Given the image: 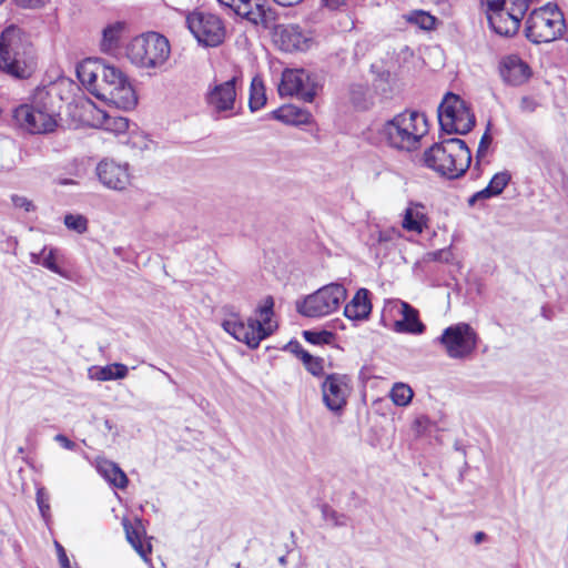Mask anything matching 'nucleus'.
Wrapping results in <instances>:
<instances>
[{
  "instance_id": "f257e3e1",
  "label": "nucleus",
  "mask_w": 568,
  "mask_h": 568,
  "mask_svg": "<svg viewBox=\"0 0 568 568\" xmlns=\"http://www.w3.org/2000/svg\"><path fill=\"white\" fill-rule=\"evenodd\" d=\"M77 73L97 99L124 111L132 110L138 104L133 87L119 68L89 59L78 67Z\"/></svg>"
},
{
  "instance_id": "f03ea898",
  "label": "nucleus",
  "mask_w": 568,
  "mask_h": 568,
  "mask_svg": "<svg viewBox=\"0 0 568 568\" xmlns=\"http://www.w3.org/2000/svg\"><path fill=\"white\" fill-rule=\"evenodd\" d=\"M424 163L448 179L465 174L471 163V153L466 142L459 138H449L433 144L424 152Z\"/></svg>"
},
{
  "instance_id": "7ed1b4c3",
  "label": "nucleus",
  "mask_w": 568,
  "mask_h": 568,
  "mask_svg": "<svg viewBox=\"0 0 568 568\" xmlns=\"http://www.w3.org/2000/svg\"><path fill=\"white\" fill-rule=\"evenodd\" d=\"M36 69L32 45L14 26L6 28L0 36V70L17 79H28Z\"/></svg>"
},
{
  "instance_id": "20e7f679",
  "label": "nucleus",
  "mask_w": 568,
  "mask_h": 568,
  "mask_svg": "<svg viewBox=\"0 0 568 568\" xmlns=\"http://www.w3.org/2000/svg\"><path fill=\"white\" fill-rule=\"evenodd\" d=\"M36 69L32 45L14 26L6 28L0 36V70L17 79H28Z\"/></svg>"
},
{
  "instance_id": "39448f33",
  "label": "nucleus",
  "mask_w": 568,
  "mask_h": 568,
  "mask_svg": "<svg viewBox=\"0 0 568 568\" xmlns=\"http://www.w3.org/2000/svg\"><path fill=\"white\" fill-rule=\"evenodd\" d=\"M427 119L417 111H404L386 121L378 134L393 149L412 152L427 133Z\"/></svg>"
},
{
  "instance_id": "423d86ee",
  "label": "nucleus",
  "mask_w": 568,
  "mask_h": 568,
  "mask_svg": "<svg viewBox=\"0 0 568 568\" xmlns=\"http://www.w3.org/2000/svg\"><path fill=\"white\" fill-rule=\"evenodd\" d=\"M565 18L558 6L534 9L525 22V37L534 44L549 43L562 38Z\"/></svg>"
},
{
  "instance_id": "0eeeda50",
  "label": "nucleus",
  "mask_w": 568,
  "mask_h": 568,
  "mask_svg": "<svg viewBox=\"0 0 568 568\" xmlns=\"http://www.w3.org/2000/svg\"><path fill=\"white\" fill-rule=\"evenodd\" d=\"M495 33L501 37L517 34L523 18L529 9V0H480Z\"/></svg>"
},
{
  "instance_id": "6e6552de",
  "label": "nucleus",
  "mask_w": 568,
  "mask_h": 568,
  "mask_svg": "<svg viewBox=\"0 0 568 568\" xmlns=\"http://www.w3.org/2000/svg\"><path fill=\"white\" fill-rule=\"evenodd\" d=\"M170 53L169 40L158 32L138 36L126 47L128 59L134 65L143 69L162 67L168 61Z\"/></svg>"
},
{
  "instance_id": "1a4fd4ad",
  "label": "nucleus",
  "mask_w": 568,
  "mask_h": 568,
  "mask_svg": "<svg viewBox=\"0 0 568 568\" xmlns=\"http://www.w3.org/2000/svg\"><path fill=\"white\" fill-rule=\"evenodd\" d=\"M438 121L442 131L448 134H467L476 123L468 104L457 94L446 93L438 106Z\"/></svg>"
},
{
  "instance_id": "9d476101",
  "label": "nucleus",
  "mask_w": 568,
  "mask_h": 568,
  "mask_svg": "<svg viewBox=\"0 0 568 568\" xmlns=\"http://www.w3.org/2000/svg\"><path fill=\"white\" fill-rule=\"evenodd\" d=\"M347 291L339 283H331L307 295L296 308L306 317H323L337 311L346 300Z\"/></svg>"
},
{
  "instance_id": "9b49d317",
  "label": "nucleus",
  "mask_w": 568,
  "mask_h": 568,
  "mask_svg": "<svg viewBox=\"0 0 568 568\" xmlns=\"http://www.w3.org/2000/svg\"><path fill=\"white\" fill-rule=\"evenodd\" d=\"M437 342L443 345L449 358L466 359L475 352L478 336L469 324L457 323L446 327Z\"/></svg>"
},
{
  "instance_id": "f8f14e48",
  "label": "nucleus",
  "mask_w": 568,
  "mask_h": 568,
  "mask_svg": "<svg viewBox=\"0 0 568 568\" xmlns=\"http://www.w3.org/2000/svg\"><path fill=\"white\" fill-rule=\"evenodd\" d=\"M186 24L197 42L204 47H217L225 39V27L220 17L195 11L187 16Z\"/></svg>"
},
{
  "instance_id": "ddd939ff",
  "label": "nucleus",
  "mask_w": 568,
  "mask_h": 568,
  "mask_svg": "<svg viewBox=\"0 0 568 568\" xmlns=\"http://www.w3.org/2000/svg\"><path fill=\"white\" fill-rule=\"evenodd\" d=\"M240 81L241 78L235 75L225 82L209 87L205 102L215 119H226L235 114L236 88Z\"/></svg>"
},
{
  "instance_id": "4468645a",
  "label": "nucleus",
  "mask_w": 568,
  "mask_h": 568,
  "mask_svg": "<svg viewBox=\"0 0 568 568\" xmlns=\"http://www.w3.org/2000/svg\"><path fill=\"white\" fill-rule=\"evenodd\" d=\"M321 84L317 78L303 69H286L278 85L281 95H296L305 102H313Z\"/></svg>"
},
{
  "instance_id": "2eb2a0df",
  "label": "nucleus",
  "mask_w": 568,
  "mask_h": 568,
  "mask_svg": "<svg viewBox=\"0 0 568 568\" xmlns=\"http://www.w3.org/2000/svg\"><path fill=\"white\" fill-rule=\"evenodd\" d=\"M220 6L230 9L253 24L271 28L276 19V11L267 6V0H217Z\"/></svg>"
},
{
  "instance_id": "dca6fc26",
  "label": "nucleus",
  "mask_w": 568,
  "mask_h": 568,
  "mask_svg": "<svg viewBox=\"0 0 568 568\" xmlns=\"http://www.w3.org/2000/svg\"><path fill=\"white\" fill-rule=\"evenodd\" d=\"M231 317L222 322L225 332L232 335L236 341L246 344L250 348H257L260 343L270 336L267 332L258 324L257 318H248L244 323L237 313H231Z\"/></svg>"
},
{
  "instance_id": "f3484780",
  "label": "nucleus",
  "mask_w": 568,
  "mask_h": 568,
  "mask_svg": "<svg viewBox=\"0 0 568 568\" xmlns=\"http://www.w3.org/2000/svg\"><path fill=\"white\" fill-rule=\"evenodd\" d=\"M12 119L17 126L31 134H48L55 130L58 120L41 110H34L28 104L13 109Z\"/></svg>"
},
{
  "instance_id": "a211bd4d",
  "label": "nucleus",
  "mask_w": 568,
  "mask_h": 568,
  "mask_svg": "<svg viewBox=\"0 0 568 568\" xmlns=\"http://www.w3.org/2000/svg\"><path fill=\"white\" fill-rule=\"evenodd\" d=\"M321 387L325 406L334 413L342 412L352 389L351 378L344 374L333 373L325 377Z\"/></svg>"
},
{
  "instance_id": "6ab92c4d",
  "label": "nucleus",
  "mask_w": 568,
  "mask_h": 568,
  "mask_svg": "<svg viewBox=\"0 0 568 568\" xmlns=\"http://www.w3.org/2000/svg\"><path fill=\"white\" fill-rule=\"evenodd\" d=\"M97 174L101 183L109 189L121 191L130 183L128 165L112 160H102L97 166Z\"/></svg>"
},
{
  "instance_id": "aec40b11",
  "label": "nucleus",
  "mask_w": 568,
  "mask_h": 568,
  "mask_svg": "<svg viewBox=\"0 0 568 568\" xmlns=\"http://www.w3.org/2000/svg\"><path fill=\"white\" fill-rule=\"evenodd\" d=\"M499 70L503 80L513 87L526 83L531 77L529 65L516 54L505 57L500 62Z\"/></svg>"
},
{
  "instance_id": "412c9836",
  "label": "nucleus",
  "mask_w": 568,
  "mask_h": 568,
  "mask_svg": "<svg viewBox=\"0 0 568 568\" xmlns=\"http://www.w3.org/2000/svg\"><path fill=\"white\" fill-rule=\"evenodd\" d=\"M60 102L59 94L54 87L37 88L28 106L49 113L58 120L59 111L57 104Z\"/></svg>"
},
{
  "instance_id": "4be33fe9",
  "label": "nucleus",
  "mask_w": 568,
  "mask_h": 568,
  "mask_svg": "<svg viewBox=\"0 0 568 568\" xmlns=\"http://www.w3.org/2000/svg\"><path fill=\"white\" fill-rule=\"evenodd\" d=\"M369 291L359 288L353 298L345 305L344 315L352 321H363L368 318L372 312Z\"/></svg>"
},
{
  "instance_id": "5701e85b",
  "label": "nucleus",
  "mask_w": 568,
  "mask_h": 568,
  "mask_svg": "<svg viewBox=\"0 0 568 568\" xmlns=\"http://www.w3.org/2000/svg\"><path fill=\"white\" fill-rule=\"evenodd\" d=\"M278 37L282 48L287 52L304 51L308 48L310 39L296 24L284 27L280 31Z\"/></svg>"
},
{
  "instance_id": "b1692460",
  "label": "nucleus",
  "mask_w": 568,
  "mask_h": 568,
  "mask_svg": "<svg viewBox=\"0 0 568 568\" xmlns=\"http://www.w3.org/2000/svg\"><path fill=\"white\" fill-rule=\"evenodd\" d=\"M424 205L420 203H410L405 210L402 226L408 232L423 233L427 227L428 217L424 212Z\"/></svg>"
},
{
  "instance_id": "393cba45",
  "label": "nucleus",
  "mask_w": 568,
  "mask_h": 568,
  "mask_svg": "<svg viewBox=\"0 0 568 568\" xmlns=\"http://www.w3.org/2000/svg\"><path fill=\"white\" fill-rule=\"evenodd\" d=\"M274 119L291 125H303L311 123L312 115L310 112L302 110L295 105L288 104L278 108L272 112Z\"/></svg>"
},
{
  "instance_id": "a878e982",
  "label": "nucleus",
  "mask_w": 568,
  "mask_h": 568,
  "mask_svg": "<svg viewBox=\"0 0 568 568\" xmlns=\"http://www.w3.org/2000/svg\"><path fill=\"white\" fill-rule=\"evenodd\" d=\"M402 315L403 320L395 324L396 331L412 334H422L425 331V325L420 322L417 310L406 302H402Z\"/></svg>"
},
{
  "instance_id": "bb28decb",
  "label": "nucleus",
  "mask_w": 568,
  "mask_h": 568,
  "mask_svg": "<svg viewBox=\"0 0 568 568\" xmlns=\"http://www.w3.org/2000/svg\"><path fill=\"white\" fill-rule=\"evenodd\" d=\"M98 470L111 485L119 489H124L129 484L126 474L113 462H101L98 465Z\"/></svg>"
},
{
  "instance_id": "cd10ccee",
  "label": "nucleus",
  "mask_w": 568,
  "mask_h": 568,
  "mask_svg": "<svg viewBox=\"0 0 568 568\" xmlns=\"http://www.w3.org/2000/svg\"><path fill=\"white\" fill-rule=\"evenodd\" d=\"M125 30V22L116 21L108 24L102 31L101 50L110 52L120 44V39Z\"/></svg>"
},
{
  "instance_id": "c85d7f7f",
  "label": "nucleus",
  "mask_w": 568,
  "mask_h": 568,
  "mask_svg": "<svg viewBox=\"0 0 568 568\" xmlns=\"http://www.w3.org/2000/svg\"><path fill=\"white\" fill-rule=\"evenodd\" d=\"M255 314L261 317L258 320V324L267 332V327L270 329V335L277 328L276 324H273L272 317L274 315V298L268 295L264 298L263 304L257 306L255 310Z\"/></svg>"
},
{
  "instance_id": "c756f323",
  "label": "nucleus",
  "mask_w": 568,
  "mask_h": 568,
  "mask_svg": "<svg viewBox=\"0 0 568 568\" xmlns=\"http://www.w3.org/2000/svg\"><path fill=\"white\" fill-rule=\"evenodd\" d=\"M266 103L265 87L260 77H254L250 87L248 108L255 112Z\"/></svg>"
},
{
  "instance_id": "7c9ffc66",
  "label": "nucleus",
  "mask_w": 568,
  "mask_h": 568,
  "mask_svg": "<svg viewBox=\"0 0 568 568\" xmlns=\"http://www.w3.org/2000/svg\"><path fill=\"white\" fill-rule=\"evenodd\" d=\"M126 540L135 549V551L144 559L148 560V555L151 552L152 547L150 544L144 546L141 540V531L134 528L128 520L123 523Z\"/></svg>"
},
{
  "instance_id": "2f4dec72",
  "label": "nucleus",
  "mask_w": 568,
  "mask_h": 568,
  "mask_svg": "<svg viewBox=\"0 0 568 568\" xmlns=\"http://www.w3.org/2000/svg\"><path fill=\"white\" fill-rule=\"evenodd\" d=\"M349 99L352 104L358 110H367L373 105L368 88L364 84H352L349 87Z\"/></svg>"
},
{
  "instance_id": "473e14b6",
  "label": "nucleus",
  "mask_w": 568,
  "mask_h": 568,
  "mask_svg": "<svg viewBox=\"0 0 568 568\" xmlns=\"http://www.w3.org/2000/svg\"><path fill=\"white\" fill-rule=\"evenodd\" d=\"M129 373L128 367L124 364L114 363L106 365L104 367H100L97 372V379L99 381H112V379H122Z\"/></svg>"
},
{
  "instance_id": "72a5a7b5",
  "label": "nucleus",
  "mask_w": 568,
  "mask_h": 568,
  "mask_svg": "<svg viewBox=\"0 0 568 568\" xmlns=\"http://www.w3.org/2000/svg\"><path fill=\"white\" fill-rule=\"evenodd\" d=\"M406 19L409 23H414L418 26L420 29L427 31L435 29L437 22V19L434 16L423 10H416L410 12L406 17Z\"/></svg>"
},
{
  "instance_id": "f704fd0d",
  "label": "nucleus",
  "mask_w": 568,
  "mask_h": 568,
  "mask_svg": "<svg viewBox=\"0 0 568 568\" xmlns=\"http://www.w3.org/2000/svg\"><path fill=\"white\" fill-rule=\"evenodd\" d=\"M414 393L412 388L404 383H396L390 390V398L397 406H406L412 402Z\"/></svg>"
},
{
  "instance_id": "c9c22d12",
  "label": "nucleus",
  "mask_w": 568,
  "mask_h": 568,
  "mask_svg": "<svg viewBox=\"0 0 568 568\" xmlns=\"http://www.w3.org/2000/svg\"><path fill=\"white\" fill-rule=\"evenodd\" d=\"M322 517L325 521L329 523L333 527H344L348 523V517L345 514L336 511L328 505H322Z\"/></svg>"
},
{
  "instance_id": "e433bc0d",
  "label": "nucleus",
  "mask_w": 568,
  "mask_h": 568,
  "mask_svg": "<svg viewBox=\"0 0 568 568\" xmlns=\"http://www.w3.org/2000/svg\"><path fill=\"white\" fill-rule=\"evenodd\" d=\"M303 337L311 344L323 345L329 344L334 338V334L328 331H304Z\"/></svg>"
},
{
  "instance_id": "4c0bfd02",
  "label": "nucleus",
  "mask_w": 568,
  "mask_h": 568,
  "mask_svg": "<svg viewBox=\"0 0 568 568\" xmlns=\"http://www.w3.org/2000/svg\"><path fill=\"white\" fill-rule=\"evenodd\" d=\"M390 79H392L390 72L383 71L377 75V78L374 81L375 90L378 93H381L384 98H389L393 92V88L390 85Z\"/></svg>"
},
{
  "instance_id": "58836bf2",
  "label": "nucleus",
  "mask_w": 568,
  "mask_h": 568,
  "mask_svg": "<svg viewBox=\"0 0 568 568\" xmlns=\"http://www.w3.org/2000/svg\"><path fill=\"white\" fill-rule=\"evenodd\" d=\"M64 225L79 234L84 233L88 230V220L80 214H67L64 216Z\"/></svg>"
},
{
  "instance_id": "ea45409f",
  "label": "nucleus",
  "mask_w": 568,
  "mask_h": 568,
  "mask_svg": "<svg viewBox=\"0 0 568 568\" xmlns=\"http://www.w3.org/2000/svg\"><path fill=\"white\" fill-rule=\"evenodd\" d=\"M510 180L511 175L508 171L498 172L491 178L488 186L495 192L496 195H499L506 189Z\"/></svg>"
},
{
  "instance_id": "a19ab883",
  "label": "nucleus",
  "mask_w": 568,
  "mask_h": 568,
  "mask_svg": "<svg viewBox=\"0 0 568 568\" xmlns=\"http://www.w3.org/2000/svg\"><path fill=\"white\" fill-rule=\"evenodd\" d=\"M105 128L115 133H124L129 128V120L124 116H112L104 113Z\"/></svg>"
},
{
  "instance_id": "79ce46f5",
  "label": "nucleus",
  "mask_w": 568,
  "mask_h": 568,
  "mask_svg": "<svg viewBox=\"0 0 568 568\" xmlns=\"http://www.w3.org/2000/svg\"><path fill=\"white\" fill-rule=\"evenodd\" d=\"M36 500L42 518L44 519V521L48 523L50 518V504L49 494L47 493L44 487H39L37 489Z\"/></svg>"
},
{
  "instance_id": "37998d69",
  "label": "nucleus",
  "mask_w": 568,
  "mask_h": 568,
  "mask_svg": "<svg viewBox=\"0 0 568 568\" xmlns=\"http://www.w3.org/2000/svg\"><path fill=\"white\" fill-rule=\"evenodd\" d=\"M490 122H488L486 131L480 138L478 149L476 152V166L479 165L480 160L486 156L488 149L493 142V136L490 134Z\"/></svg>"
},
{
  "instance_id": "c03bdc74",
  "label": "nucleus",
  "mask_w": 568,
  "mask_h": 568,
  "mask_svg": "<svg viewBox=\"0 0 568 568\" xmlns=\"http://www.w3.org/2000/svg\"><path fill=\"white\" fill-rule=\"evenodd\" d=\"M55 253H57L55 248H49V250L47 248V252L43 255L41 265L55 274L64 276L65 272L55 262Z\"/></svg>"
},
{
  "instance_id": "a18cd8bd",
  "label": "nucleus",
  "mask_w": 568,
  "mask_h": 568,
  "mask_svg": "<svg viewBox=\"0 0 568 568\" xmlns=\"http://www.w3.org/2000/svg\"><path fill=\"white\" fill-rule=\"evenodd\" d=\"M305 361L303 365L314 376H321L324 373V361L320 357H314L313 355H305Z\"/></svg>"
},
{
  "instance_id": "49530a36",
  "label": "nucleus",
  "mask_w": 568,
  "mask_h": 568,
  "mask_svg": "<svg viewBox=\"0 0 568 568\" xmlns=\"http://www.w3.org/2000/svg\"><path fill=\"white\" fill-rule=\"evenodd\" d=\"M539 106V102L529 95H524L519 101V110L521 113H532Z\"/></svg>"
},
{
  "instance_id": "de8ad7c7",
  "label": "nucleus",
  "mask_w": 568,
  "mask_h": 568,
  "mask_svg": "<svg viewBox=\"0 0 568 568\" xmlns=\"http://www.w3.org/2000/svg\"><path fill=\"white\" fill-rule=\"evenodd\" d=\"M493 196H497L495 194V192L487 185L485 189L476 192L475 194H473L469 200H468V203L469 205H474L477 201L479 200H487V199H490Z\"/></svg>"
},
{
  "instance_id": "09e8293b",
  "label": "nucleus",
  "mask_w": 568,
  "mask_h": 568,
  "mask_svg": "<svg viewBox=\"0 0 568 568\" xmlns=\"http://www.w3.org/2000/svg\"><path fill=\"white\" fill-rule=\"evenodd\" d=\"M285 349L292 352L296 357H298L302 362L305 361V355H311L307 351H305L302 345L297 341H291L286 346Z\"/></svg>"
},
{
  "instance_id": "8fccbe9b",
  "label": "nucleus",
  "mask_w": 568,
  "mask_h": 568,
  "mask_svg": "<svg viewBox=\"0 0 568 568\" xmlns=\"http://www.w3.org/2000/svg\"><path fill=\"white\" fill-rule=\"evenodd\" d=\"M429 258L432 261L443 262V263H449L453 258L452 252L447 250H437L435 252H432L428 254Z\"/></svg>"
},
{
  "instance_id": "3c124183",
  "label": "nucleus",
  "mask_w": 568,
  "mask_h": 568,
  "mask_svg": "<svg viewBox=\"0 0 568 568\" xmlns=\"http://www.w3.org/2000/svg\"><path fill=\"white\" fill-rule=\"evenodd\" d=\"M11 199H12V203L16 207H21L26 212H30L33 210L32 202L30 200H28L27 197L20 196V195H12Z\"/></svg>"
},
{
  "instance_id": "603ef678",
  "label": "nucleus",
  "mask_w": 568,
  "mask_h": 568,
  "mask_svg": "<svg viewBox=\"0 0 568 568\" xmlns=\"http://www.w3.org/2000/svg\"><path fill=\"white\" fill-rule=\"evenodd\" d=\"M54 546H55V549H57V555H58V559H59V564L61 566V568H69L71 567L70 566V560L67 556V552H65V549L63 548V546L58 542V541H54Z\"/></svg>"
},
{
  "instance_id": "864d4df0",
  "label": "nucleus",
  "mask_w": 568,
  "mask_h": 568,
  "mask_svg": "<svg viewBox=\"0 0 568 568\" xmlns=\"http://www.w3.org/2000/svg\"><path fill=\"white\" fill-rule=\"evenodd\" d=\"M16 4L23 9H39L45 3V0H14Z\"/></svg>"
},
{
  "instance_id": "5fc2aeb1",
  "label": "nucleus",
  "mask_w": 568,
  "mask_h": 568,
  "mask_svg": "<svg viewBox=\"0 0 568 568\" xmlns=\"http://www.w3.org/2000/svg\"><path fill=\"white\" fill-rule=\"evenodd\" d=\"M54 440L68 450H74L77 448V444L62 434L55 435Z\"/></svg>"
},
{
  "instance_id": "6e6d98bb",
  "label": "nucleus",
  "mask_w": 568,
  "mask_h": 568,
  "mask_svg": "<svg viewBox=\"0 0 568 568\" xmlns=\"http://www.w3.org/2000/svg\"><path fill=\"white\" fill-rule=\"evenodd\" d=\"M322 1L325 7L336 10V9L345 6L347 0H322Z\"/></svg>"
},
{
  "instance_id": "4d7b16f0",
  "label": "nucleus",
  "mask_w": 568,
  "mask_h": 568,
  "mask_svg": "<svg viewBox=\"0 0 568 568\" xmlns=\"http://www.w3.org/2000/svg\"><path fill=\"white\" fill-rule=\"evenodd\" d=\"M45 252H47V247L44 246V247L40 251V253H31V254H30V261H31V263H33V264H41L42 258H43V255L45 254Z\"/></svg>"
},
{
  "instance_id": "13d9d810",
  "label": "nucleus",
  "mask_w": 568,
  "mask_h": 568,
  "mask_svg": "<svg viewBox=\"0 0 568 568\" xmlns=\"http://www.w3.org/2000/svg\"><path fill=\"white\" fill-rule=\"evenodd\" d=\"M276 3L283 7H292L302 2V0H274Z\"/></svg>"
},
{
  "instance_id": "bf43d9fd",
  "label": "nucleus",
  "mask_w": 568,
  "mask_h": 568,
  "mask_svg": "<svg viewBox=\"0 0 568 568\" xmlns=\"http://www.w3.org/2000/svg\"><path fill=\"white\" fill-rule=\"evenodd\" d=\"M487 538V535L484 532V531H477L475 535H474V542L476 545H479L481 544L483 541H485Z\"/></svg>"
},
{
  "instance_id": "052dcab7",
  "label": "nucleus",
  "mask_w": 568,
  "mask_h": 568,
  "mask_svg": "<svg viewBox=\"0 0 568 568\" xmlns=\"http://www.w3.org/2000/svg\"><path fill=\"white\" fill-rule=\"evenodd\" d=\"M392 240V233L389 231L379 232L378 242H387Z\"/></svg>"
},
{
  "instance_id": "680f3d73",
  "label": "nucleus",
  "mask_w": 568,
  "mask_h": 568,
  "mask_svg": "<svg viewBox=\"0 0 568 568\" xmlns=\"http://www.w3.org/2000/svg\"><path fill=\"white\" fill-rule=\"evenodd\" d=\"M105 427H108L109 429H111V424L109 420H105Z\"/></svg>"
},
{
  "instance_id": "e2e57ef3",
  "label": "nucleus",
  "mask_w": 568,
  "mask_h": 568,
  "mask_svg": "<svg viewBox=\"0 0 568 568\" xmlns=\"http://www.w3.org/2000/svg\"><path fill=\"white\" fill-rule=\"evenodd\" d=\"M234 568H241V564L240 562L234 564Z\"/></svg>"
},
{
  "instance_id": "0e129e2a",
  "label": "nucleus",
  "mask_w": 568,
  "mask_h": 568,
  "mask_svg": "<svg viewBox=\"0 0 568 568\" xmlns=\"http://www.w3.org/2000/svg\"><path fill=\"white\" fill-rule=\"evenodd\" d=\"M18 452H19L20 454H22L24 450H23V448H22V447H20V448L18 449Z\"/></svg>"
},
{
  "instance_id": "69168bd1",
  "label": "nucleus",
  "mask_w": 568,
  "mask_h": 568,
  "mask_svg": "<svg viewBox=\"0 0 568 568\" xmlns=\"http://www.w3.org/2000/svg\"><path fill=\"white\" fill-rule=\"evenodd\" d=\"M4 0H0V4L3 2Z\"/></svg>"
}]
</instances>
